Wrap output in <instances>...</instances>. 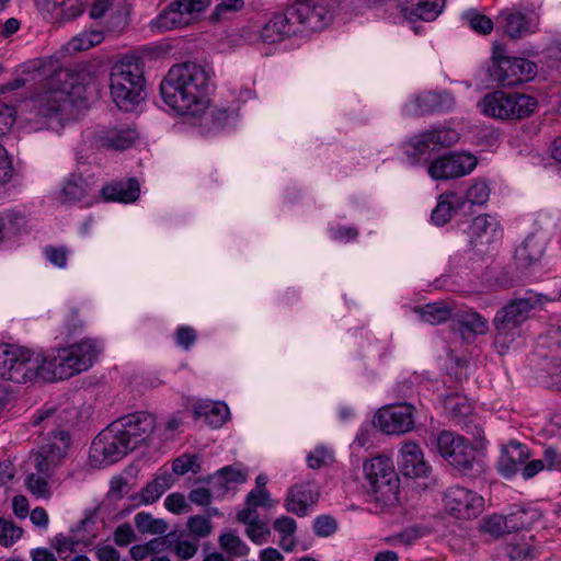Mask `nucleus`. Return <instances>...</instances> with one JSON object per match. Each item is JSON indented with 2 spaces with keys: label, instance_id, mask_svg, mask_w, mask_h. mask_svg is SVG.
<instances>
[{
  "label": "nucleus",
  "instance_id": "obj_1",
  "mask_svg": "<svg viewBox=\"0 0 561 561\" xmlns=\"http://www.w3.org/2000/svg\"><path fill=\"white\" fill-rule=\"evenodd\" d=\"M18 71L20 75L16 78L0 85V94L19 90L33 81L39 82L37 90L21 107L25 126L38 131L49 128L53 121H60L72 106L71 95L77 77L51 57L28 60Z\"/></svg>",
  "mask_w": 561,
  "mask_h": 561
},
{
  "label": "nucleus",
  "instance_id": "obj_2",
  "mask_svg": "<svg viewBox=\"0 0 561 561\" xmlns=\"http://www.w3.org/2000/svg\"><path fill=\"white\" fill-rule=\"evenodd\" d=\"M211 68L186 61L173 65L160 83L163 102L179 115L198 117L209 106Z\"/></svg>",
  "mask_w": 561,
  "mask_h": 561
},
{
  "label": "nucleus",
  "instance_id": "obj_3",
  "mask_svg": "<svg viewBox=\"0 0 561 561\" xmlns=\"http://www.w3.org/2000/svg\"><path fill=\"white\" fill-rule=\"evenodd\" d=\"M144 66L134 55H125L116 61L110 72V93L116 106L133 111L144 100Z\"/></svg>",
  "mask_w": 561,
  "mask_h": 561
},
{
  "label": "nucleus",
  "instance_id": "obj_4",
  "mask_svg": "<svg viewBox=\"0 0 561 561\" xmlns=\"http://www.w3.org/2000/svg\"><path fill=\"white\" fill-rule=\"evenodd\" d=\"M549 299L540 294L527 291L501 308L494 319V344L501 354L510 350L522 335V324L529 318L533 309L545 305Z\"/></svg>",
  "mask_w": 561,
  "mask_h": 561
},
{
  "label": "nucleus",
  "instance_id": "obj_5",
  "mask_svg": "<svg viewBox=\"0 0 561 561\" xmlns=\"http://www.w3.org/2000/svg\"><path fill=\"white\" fill-rule=\"evenodd\" d=\"M101 351V343L93 339L58 350L53 358H46L44 380L67 379L89 369Z\"/></svg>",
  "mask_w": 561,
  "mask_h": 561
},
{
  "label": "nucleus",
  "instance_id": "obj_6",
  "mask_svg": "<svg viewBox=\"0 0 561 561\" xmlns=\"http://www.w3.org/2000/svg\"><path fill=\"white\" fill-rule=\"evenodd\" d=\"M46 357L30 348L4 344L0 346V379L26 383L37 377L44 379Z\"/></svg>",
  "mask_w": 561,
  "mask_h": 561
},
{
  "label": "nucleus",
  "instance_id": "obj_7",
  "mask_svg": "<svg viewBox=\"0 0 561 561\" xmlns=\"http://www.w3.org/2000/svg\"><path fill=\"white\" fill-rule=\"evenodd\" d=\"M363 469V486L373 501L389 504L397 499L399 478L389 457H374L364 463Z\"/></svg>",
  "mask_w": 561,
  "mask_h": 561
},
{
  "label": "nucleus",
  "instance_id": "obj_8",
  "mask_svg": "<svg viewBox=\"0 0 561 561\" xmlns=\"http://www.w3.org/2000/svg\"><path fill=\"white\" fill-rule=\"evenodd\" d=\"M437 453L457 471L462 474H474L482 470V462L474 448L462 436L442 431L433 443Z\"/></svg>",
  "mask_w": 561,
  "mask_h": 561
},
{
  "label": "nucleus",
  "instance_id": "obj_9",
  "mask_svg": "<svg viewBox=\"0 0 561 561\" xmlns=\"http://www.w3.org/2000/svg\"><path fill=\"white\" fill-rule=\"evenodd\" d=\"M492 62L491 78L503 87L528 82L537 73L535 62L525 58L506 56L504 47L497 42L493 44Z\"/></svg>",
  "mask_w": 561,
  "mask_h": 561
},
{
  "label": "nucleus",
  "instance_id": "obj_10",
  "mask_svg": "<svg viewBox=\"0 0 561 561\" xmlns=\"http://www.w3.org/2000/svg\"><path fill=\"white\" fill-rule=\"evenodd\" d=\"M535 98L520 93L494 91L488 93L482 102V113L499 119H522L535 112Z\"/></svg>",
  "mask_w": 561,
  "mask_h": 561
},
{
  "label": "nucleus",
  "instance_id": "obj_11",
  "mask_svg": "<svg viewBox=\"0 0 561 561\" xmlns=\"http://www.w3.org/2000/svg\"><path fill=\"white\" fill-rule=\"evenodd\" d=\"M210 0H173L153 21L156 32L188 27L202 21Z\"/></svg>",
  "mask_w": 561,
  "mask_h": 561
},
{
  "label": "nucleus",
  "instance_id": "obj_12",
  "mask_svg": "<svg viewBox=\"0 0 561 561\" xmlns=\"http://www.w3.org/2000/svg\"><path fill=\"white\" fill-rule=\"evenodd\" d=\"M130 450L134 449L114 421L93 439L90 454L95 461L113 463Z\"/></svg>",
  "mask_w": 561,
  "mask_h": 561
},
{
  "label": "nucleus",
  "instance_id": "obj_13",
  "mask_svg": "<svg viewBox=\"0 0 561 561\" xmlns=\"http://www.w3.org/2000/svg\"><path fill=\"white\" fill-rule=\"evenodd\" d=\"M70 446V436L65 431L54 432L53 440L42 446L32 455L36 471L46 477H53L56 469L61 466Z\"/></svg>",
  "mask_w": 561,
  "mask_h": 561
},
{
  "label": "nucleus",
  "instance_id": "obj_14",
  "mask_svg": "<svg viewBox=\"0 0 561 561\" xmlns=\"http://www.w3.org/2000/svg\"><path fill=\"white\" fill-rule=\"evenodd\" d=\"M446 511L458 519H470L483 511L484 500L477 492L455 485L444 496Z\"/></svg>",
  "mask_w": 561,
  "mask_h": 561
},
{
  "label": "nucleus",
  "instance_id": "obj_15",
  "mask_svg": "<svg viewBox=\"0 0 561 561\" xmlns=\"http://www.w3.org/2000/svg\"><path fill=\"white\" fill-rule=\"evenodd\" d=\"M414 408L401 403L381 408L374 417V424L389 435L404 434L414 427Z\"/></svg>",
  "mask_w": 561,
  "mask_h": 561
},
{
  "label": "nucleus",
  "instance_id": "obj_16",
  "mask_svg": "<svg viewBox=\"0 0 561 561\" xmlns=\"http://www.w3.org/2000/svg\"><path fill=\"white\" fill-rule=\"evenodd\" d=\"M116 422L133 449L148 445L156 428V417L148 412H135Z\"/></svg>",
  "mask_w": 561,
  "mask_h": 561
},
{
  "label": "nucleus",
  "instance_id": "obj_17",
  "mask_svg": "<svg viewBox=\"0 0 561 561\" xmlns=\"http://www.w3.org/2000/svg\"><path fill=\"white\" fill-rule=\"evenodd\" d=\"M476 165L477 159L470 153L445 154L430 164L428 173L435 180H448L467 175Z\"/></svg>",
  "mask_w": 561,
  "mask_h": 561
},
{
  "label": "nucleus",
  "instance_id": "obj_18",
  "mask_svg": "<svg viewBox=\"0 0 561 561\" xmlns=\"http://www.w3.org/2000/svg\"><path fill=\"white\" fill-rule=\"evenodd\" d=\"M505 35L539 32V16L530 8L513 7L502 10L496 19Z\"/></svg>",
  "mask_w": 561,
  "mask_h": 561
},
{
  "label": "nucleus",
  "instance_id": "obj_19",
  "mask_svg": "<svg viewBox=\"0 0 561 561\" xmlns=\"http://www.w3.org/2000/svg\"><path fill=\"white\" fill-rule=\"evenodd\" d=\"M138 137V133L128 124L99 127L92 134L91 141L96 148L125 150Z\"/></svg>",
  "mask_w": 561,
  "mask_h": 561
},
{
  "label": "nucleus",
  "instance_id": "obj_20",
  "mask_svg": "<svg viewBox=\"0 0 561 561\" xmlns=\"http://www.w3.org/2000/svg\"><path fill=\"white\" fill-rule=\"evenodd\" d=\"M538 513L531 510H518L506 516L493 515L484 519L483 529L494 537L517 531L531 526Z\"/></svg>",
  "mask_w": 561,
  "mask_h": 561
},
{
  "label": "nucleus",
  "instance_id": "obj_21",
  "mask_svg": "<svg viewBox=\"0 0 561 561\" xmlns=\"http://www.w3.org/2000/svg\"><path fill=\"white\" fill-rule=\"evenodd\" d=\"M454 105V98L447 92H423L409 102L402 108L405 116H421L433 112L449 111Z\"/></svg>",
  "mask_w": 561,
  "mask_h": 561
},
{
  "label": "nucleus",
  "instance_id": "obj_22",
  "mask_svg": "<svg viewBox=\"0 0 561 561\" xmlns=\"http://www.w3.org/2000/svg\"><path fill=\"white\" fill-rule=\"evenodd\" d=\"M548 234L541 229L530 232L515 249L514 259L518 267L529 268L538 264L546 252Z\"/></svg>",
  "mask_w": 561,
  "mask_h": 561
},
{
  "label": "nucleus",
  "instance_id": "obj_23",
  "mask_svg": "<svg viewBox=\"0 0 561 561\" xmlns=\"http://www.w3.org/2000/svg\"><path fill=\"white\" fill-rule=\"evenodd\" d=\"M319 495V490L314 483H297L287 491L284 507L288 513L298 517H305L308 515L309 510L318 502Z\"/></svg>",
  "mask_w": 561,
  "mask_h": 561
},
{
  "label": "nucleus",
  "instance_id": "obj_24",
  "mask_svg": "<svg viewBox=\"0 0 561 561\" xmlns=\"http://www.w3.org/2000/svg\"><path fill=\"white\" fill-rule=\"evenodd\" d=\"M459 135L456 130L446 127L434 128L415 135L410 140L413 156H423L439 147H449L457 142Z\"/></svg>",
  "mask_w": 561,
  "mask_h": 561
},
{
  "label": "nucleus",
  "instance_id": "obj_25",
  "mask_svg": "<svg viewBox=\"0 0 561 561\" xmlns=\"http://www.w3.org/2000/svg\"><path fill=\"white\" fill-rule=\"evenodd\" d=\"M398 465L401 473L410 478H424L431 472V466L425 460L423 450L412 440L402 444L398 456Z\"/></svg>",
  "mask_w": 561,
  "mask_h": 561
},
{
  "label": "nucleus",
  "instance_id": "obj_26",
  "mask_svg": "<svg viewBox=\"0 0 561 561\" xmlns=\"http://www.w3.org/2000/svg\"><path fill=\"white\" fill-rule=\"evenodd\" d=\"M470 242L478 244H490L502 236L500 221L491 215L474 217L467 230Z\"/></svg>",
  "mask_w": 561,
  "mask_h": 561
},
{
  "label": "nucleus",
  "instance_id": "obj_27",
  "mask_svg": "<svg viewBox=\"0 0 561 561\" xmlns=\"http://www.w3.org/2000/svg\"><path fill=\"white\" fill-rule=\"evenodd\" d=\"M529 457V449L525 445L512 440L502 449V455L497 462L499 471L503 477L511 478L520 470Z\"/></svg>",
  "mask_w": 561,
  "mask_h": 561
},
{
  "label": "nucleus",
  "instance_id": "obj_28",
  "mask_svg": "<svg viewBox=\"0 0 561 561\" xmlns=\"http://www.w3.org/2000/svg\"><path fill=\"white\" fill-rule=\"evenodd\" d=\"M463 206L465 198L461 194L454 191L440 194L431 215L433 224L436 226L446 225Z\"/></svg>",
  "mask_w": 561,
  "mask_h": 561
},
{
  "label": "nucleus",
  "instance_id": "obj_29",
  "mask_svg": "<svg viewBox=\"0 0 561 561\" xmlns=\"http://www.w3.org/2000/svg\"><path fill=\"white\" fill-rule=\"evenodd\" d=\"M248 479V472L237 466H226L219 469L211 478L210 484L215 496H224L231 488L242 484Z\"/></svg>",
  "mask_w": 561,
  "mask_h": 561
},
{
  "label": "nucleus",
  "instance_id": "obj_30",
  "mask_svg": "<svg viewBox=\"0 0 561 561\" xmlns=\"http://www.w3.org/2000/svg\"><path fill=\"white\" fill-rule=\"evenodd\" d=\"M111 13V23L115 27H123L128 23L130 9L125 3L114 5L113 0H94L89 15L93 20L102 19L106 13Z\"/></svg>",
  "mask_w": 561,
  "mask_h": 561
},
{
  "label": "nucleus",
  "instance_id": "obj_31",
  "mask_svg": "<svg viewBox=\"0 0 561 561\" xmlns=\"http://www.w3.org/2000/svg\"><path fill=\"white\" fill-rule=\"evenodd\" d=\"M454 321L457 322L458 330L465 339L485 334L489 330L488 320L472 310L456 311Z\"/></svg>",
  "mask_w": 561,
  "mask_h": 561
},
{
  "label": "nucleus",
  "instance_id": "obj_32",
  "mask_svg": "<svg viewBox=\"0 0 561 561\" xmlns=\"http://www.w3.org/2000/svg\"><path fill=\"white\" fill-rule=\"evenodd\" d=\"M237 518L247 526L245 535L253 543L261 546L270 540L271 529L268 524L260 519L259 515H253L249 510H241L238 512Z\"/></svg>",
  "mask_w": 561,
  "mask_h": 561
},
{
  "label": "nucleus",
  "instance_id": "obj_33",
  "mask_svg": "<svg viewBox=\"0 0 561 561\" xmlns=\"http://www.w3.org/2000/svg\"><path fill=\"white\" fill-rule=\"evenodd\" d=\"M181 55L178 44L170 38H164L149 45L141 46L138 54L134 55L139 58V62L144 66V61L160 60L169 57H178Z\"/></svg>",
  "mask_w": 561,
  "mask_h": 561
},
{
  "label": "nucleus",
  "instance_id": "obj_34",
  "mask_svg": "<svg viewBox=\"0 0 561 561\" xmlns=\"http://www.w3.org/2000/svg\"><path fill=\"white\" fill-rule=\"evenodd\" d=\"M101 193L108 202L131 203L139 196V185L136 180L113 182L104 185Z\"/></svg>",
  "mask_w": 561,
  "mask_h": 561
},
{
  "label": "nucleus",
  "instance_id": "obj_35",
  "mask_svg": "<svg viewBox=\"0 0 561 561\" xmlns=\"http://www.w3.org/2000/svg\"><path fill=\"white\" fill-rule=\"evenodd\" d=\"M0 111V137L14 124V111L7 105ZM13 176V165L5 149L0 145V186L8 183Z\"/></svg>",
  "mask_w": 561,
  "mask_h": 561
},
{
  "label": "nucleus",
  "instance_id": "obj_36",
  "mask_svg": "<svg viewBox=\"0 0 561 561\" xmlns=\"http://www.w3.org/2000/svg\"><path fill=\"white\" fill-rule=\"evenodd\" d=\"M297 527L296 520L287 515H282L273 522V529L279 535L278 545L285 552L294 551L298 543L295 536Z\"/></svg>",
  "mask_w": 561,
  "mask_h": 561
},
{
  "label": "nucleus",
  "instance_id": "obj_37",
  "mask_svg": "<svg viewBox=\"0 0 561 561\" xmlns=\"http://www.w3.org/2000/svg\"><path fill=\"white\" fill-rule=\"evenodd\" d=\"M415 312L420 314L424 322L435 325L454 319L456 311L449 304L436 301L415 308Z\"/></svg>",
  "mask_w": 561,
  "mask_h": 561
},
{
  "label": "nucleus",
  "instance_id": "obj_38",
  "mask_svg": "<svg viewBox=\"0 0 561 561\" xmlns=\"http://www.w3.org/2000/svg\"><path fill=\"white\" fill-rule=\"evenodd\" d=\"M171 488V476L168 473L157 476L148 482L137 494L139 504L148 505L157 502L162 494Z\"/></svg>",
  "mask_w": 561,
  "mask_h": 561
},
{
  "label": "nucleus",
  "instance_id": "obj_39",
  "mask_svg": "<svg viewBox=\"0 0 561 561\" xmlns=\"http://www.w3.org/2000/svg\"><path fill=\"white\" fill-rule=\"evenodd\" d=\"M26 225L25 217L14 210L0 213V243L15 237Z\"/></svg>",
  "mask_w": 561,
  "mask_h": 561
},
{
  "label": "nucleus",
  "instance_id": "obj_40",
  "mask_svg": "<svg viewBox=\"0 0 561 561\" xmlns=\"http://www.w3.org/2000/svg\"><path fill=\"white\" fill-rule=\"evenodd\" d=\"M460 19L474 33L489 35L494 28L492 19L473 8L463 11Z\"/></svg>",
  "mask_w": 561,
  "mask_h": 561
},
{
  "label": "nucleus",
  "instance_id": "obj_41",
  "mask_svg": "<svg viewBox=\"0 0 561 561\" xmlns=\"http://www.w3.org/2000/svg\"><path fill=\"white\" fill-rule=\"evenodd\" d=\"M415 15L424 21L435 20L442 12L445 0H407Z\"/></svg>",
  "mask_w": 561,
  "mask_h": 561
},
{
  "label": "nucleus",
  "instance_id": "obj_42",
  "mask_svg": "<svg viewBox=\"0 0 561 561\" xmlns=\"http://www.w3.org/2000/svg\"><path fill=\"white\" fill-rule=\"evenodd\" d=\"M88 193V184L80 175H71L62 186L61 196L65 202H78Z\"/></svg>",
  "mask_w": 561,
  "mask_h": 561
},
{
  "label": "nucleus",
  "instance_id": "obj_43",
  "mask_svg": "<svg viewBox=\"0 0 561 561\" xmlns=\"http://www.w3.org/2000/svg\"><path fill=\"white\" fill-rule=\"evenodd\" d=\"M218 542L220 548L232 557H244L250 551L247 543L233 531L220 535Z\"/></svg>",
  "mask_w": 561,
  "mask_h": 561
},
{
  "label": "nucleus",
  "instance_id": "obj_44",
  "mask_svg": "<svg viewBox=\"0 0 561 561\" xmlns=\"http://www.w3.org/2000/svg\"><path fill=\"white\" fill-rule=\"evenodd\" d=\"M136 528L142 534L162 535L168 530L163 519H156L150 514L140 512L134 517Z\"/></svg>",
  "mask_w": 561,
  "mask_h": 561
},
{
  "label": "nucleus",
  "instance_id": "obj_45",
  "mask_svg": "<svg viewBox=\"0 0 561 561\" xmlns=\"http://www.w3.org/2000/svg\"><path fill=\"white\" fill-rule=\"evenodd\" d=\"M51 477H46L37 471L36 473H28L25 478V486L32 495L42 499H49L51 491L48 480Z\"/></svg>",
  "mask_w": 561,
  "mask_h": 561
},
{
  "label": "nucleus",
  "instance_id": "obj_46",
  "mask_svg": "<svg viewBox=\"0 0 561 561\" xmlns=\"http://www.w3.org/2000/svg\"><path fill=\"white\" fill-rule=\"evenodd\" d=\"M82 0H60L54 3L53 11L61 21H70L82 14Z\"/></svg>",
  "mask_w": 561,
  "mask_h": 561
},
{
  "label": "nucleus",
  "instance_id": "obj_47",
  "mask_svg": "<svg viewBox=\"0 0 561 561\" xmlns=\"http://www.w3.org/2000/svg\"><path fill=\"white\" fill-rule=\"evenodd\" d=\"M202 412L208 420L209 424L214 427H220L229 417V408L224 402H214L201 407Z\"/></svg>",
  "mask_w": 561,
  "mask_h": 561
},
{
  "label": "nucleus",
  "instance_id": "obj_48",
  "mask_svg": "<svg viewBox=\"0 0 561 561\" xmlns=\"http://www.w3.org/2000/svg\"><path fill=\"white\" fill-rule=\"evenodd\" d=\"M274 502L271 499V494L267 490H256L252 489L245 497V507L243 510H249L253 515H259L256 508L273 507Z\"/></svg>",
  "mask_w": 561,
  "mask_h": 561
},
{
  "label": "nucleus",
  "instance_id": "obj_49",
  "mask_svg": "<svg viewBox=\"0 0 561 561\" xmlns=\"http://www.w3.org/2000/svg\"><path fill=\"white\" fill-rule=\"evenodd\" d=\"M490 192L491 190L484 181H476L469 186L466 194L462 195L465 204L484 205L490 198Z\"/></svg>",
  "mask_w": 561,
  "mask_h": 561
},
{
  "label": "nucleus",
  "instance_id": "obj_50",
  "mask_svg": "<svg viewBox=\"0 0 561 561\" xmlns=\"http://www.w3.org/2000/svg\"><path fill=\"white\" fill-rule=\"evenodd\" d=\"M22 536V529L13 522L0 518V543L12 546Z\"/></svg>",
  "mask_w": 561,
  "mask_h": 561
},
{
  "label": "nucleus",
  "instance_id": "obj_51",
  "mask_svg": "<svg viewBox=\"0 0 561 561\" xmlns=\"http://www.w3.org/2000/svg\"><path fill=\"white\" fill-rule=\"evenodd\" d=\"M428 534V529L422 526H411L402 530L394 537L396 543L410 547L415 543L419 539Z\"/></svg>",
  "mask_w": 561,
  "mask_h": 561
},
{
  "label": "nucleus",
  "instance_id": "obj_52",
  "mask_svg": "<svg viewBox=\"0 0 561 561\" xmlns=\"http://www.w3.org/2000/svg\"><path fill=\"white\" fill-rule=\"evenodd\" d=\"M187 528L194 537L205 538L211 533L213 525L208 517L195 515L187 520Z\"/></svg>",
  "mask_w": 561,
  "mask_h": 561
},
{
  "label": "nucleus",
  "instance_id": "obj_53",
  "mask_svg": "<svg viewBox=\"0 0 561 561\" xmlns=\"http://www.w3.org/2000/svg\"><path fill=\"white\" fill-rule=\"evenodd\" d=\"M333 453L323 446H318L307 456V463L312 469H319L333 461Z\"/></svg>",
  "mask_w": 561,
  "mask_h": 561
},
{
  "label": "nucleus",
  "instance_id": "obj_54",
  "mask_svg": "<svg viewBox=\"0 0 561 561\" xmlns=\"http://www.w3.org/2000/svg\"><path fill=\"white\" fill-rule=\"evenodd\" d=\"M46 260L58 268H65L67 266L69 251L65 247H53L48 245L43 251Z\"/></svg>",
  "mask_w": 561,
  "mask_h": 561
},
{
  "label": "nucleus",
  "instance_id": "obj_55",
  "mask_svg": "<svg viewBox=\"0 0 561 561\" xmlns=\"http://www.w3.org/2000/svg\"><path fill=\"white\" fill-rule=\"evenodd\" d=\"M172 469L174 473L179 476H183L190 471L196 473L199 471L197 457L192 455H182L173 461Z\"/></svg>",
  "mask_w": 561,
  "mask_h": 561
},
{
  "label": "nucleus",
  "instance_id": "obj_56",
  "mask_svg": "<svg viewBox=\"0 0 561 561\" xmlns=\"http://www.w3.org/2000/svg\"><path fill=\"white\" fill-rule=\"evenodd\" d=\"M337 529L336 520L330 515H320L313 522V531L319 537H329Z\"/></svg>",
  "mask_w": 561,
  "mask_h": 561
},
{
  "label": "nucleus",
  "instance_id": "obj_57",
  "mask_svg": "<svg viewBox=\"0 0 561 561\" xmlns=\"http://www.w3.org/2000/svg\"><path fill=\"white\" fill-rule=\"evenodd\" d=\"M510 561H533L534 549L528 542H517L510 545L508 548Z\"/></svg>",
  "mask_w": 561,
  "mask_h": 561
},
{
  "label": "nucleus",
  "instance_id": "obj_58",
  "mask_svg": "<svg viewBox=\"0 0 561 561\" xmlns=\"http://www.w3.org/2000/svg\"><path fill=\"white\" fill-rule=\"evenodd\" d=\"M71 37L70 41L65 45V50L68 54H77L83 50H88L101 44V37Z\"/></svg>",
  "mask_w": 561,
  "mask_h": 561
},
{
  "label": "nucleus",
  "instance_id": "obj_59",
  "mask_svg": "<svg viewBox=\"0 0 561 561\" xmlns=\"http://www.w3.org/2000/svg\"><path fill=\"white\" fill-rule=\"evenodd\" d=\"M164 506L168 511L174 514H182L188 512L190 505L185 496L181 493H172L164 500Z\"/></svg>",
  "mask_w": 561,
  "mask_h": 561
},
{
  "label": "nucleus",
  "instance_id": "obj_60",
  "mask_svg": "<svg viewBox=\"0 0 561 561\" xmlns=\"http://www.w3.org/2000/svg\"><path fill=\"white\" fill-rule=\"evenodd\" d=\"M135 531L127 523L119 525L114 531V542L119 547H126L135 541Z\"/></svg>",
  "mask_w": 561,
  "mask_h": 561
},
{
  "label": "nucleus",
  "instance_id": "obj_61",
  "mask_svg": "<svg viewBox=\"0 0 561 561\" xmlns=\"http://www.w3.org/2000/svg\"><path fill=\"white\" fill-rule=\"evenodd\" d=\"M176 344L188 350L196 341V332L191 327H180L175 334Z\"/></svg>",
  "mask_w": 561,
  "mask_h": 561
},
{
  "label": "nucleus",
  "instance_id": "obj_62",
  "mask_svg": "<svg viewBox=\"0 0 561 561\" xmlns=\"http://www.w3.org/2000/svg\"><path fill=\"white\" fill-rule=\"evenodd\" d=\"M445 407L454 416L465 415L470 411V407L465 399L454 396L446 399Z\"/></svg>",
  "mask_w": 561,
  "mask_h": 561
},
{
  "label": "nucleus",
  "instance_id": "obj_63",
  "mask_svg": "<svg viewBox=\"0 0 561 561\" xmlns=\"http://www.w3.org/2000/svg\"><path fill=\"white\" fill-rule=\"evenodd\" d=\"M543 463L547 470L561 471V453L553 447H547L543 450Z\"/></svg>",
  "mask_w": 561,
  "mask_h": 561
},
{
  "label": "nucleus",
  "instance_id": "obj_64",
  "mask_svg": "<svg viewBox=\"0 0 561 561\" xmlns=\"http://www.w3.org/2000/svg\"><path fill=\"white\" fill-rule=\"evenodd\" d=\"M265 30L268 32H274L277 35H288L289 34V25L288 20L285 15L278 14L275 15L266 25Z\"/></svg>",
  "mask_w": 561,
  "mask_h": 561
}]
</instances>
